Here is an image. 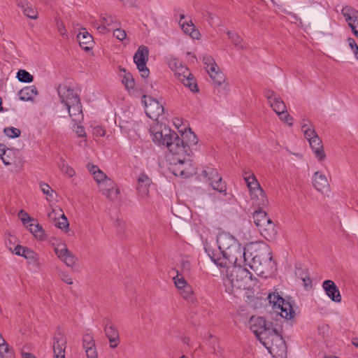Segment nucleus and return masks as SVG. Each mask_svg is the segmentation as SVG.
<instances>
[{"label":"nucleus","instance_id":"f257e3e1","mask_svg":"<svg viewBox=\"0 0 358 358\" xmlns=\"http://www.w3.org/2000/svg\"><path fill=\"white\" fill-rule=\"evenodd\" d=\"M218 249L224 258L222 259L220 264L228 266L229 264H236L238 258L244 257L247 262L246 252H243L237 240L228 233H222L218 235L217 238Z\"/></svg>","mask_w":358,"mask_h":358},{"label":"nucleus","instance_id":"f03ea898","mask_svg":"<svg viewBox=\"0 0 358 358\" xmlns=\"http://www.w3.org/2000/svg\"><path fill=\"white\" fill-rule=\"evenodd\" d=\"M62 103L66 109L73 122L83 120V106L77 91L66 84H60L57 88Z\"/></svg>","mask_w":358,"mask_h":358},{"label":"nucleus","instance_id":"7ed1b4c3","mask_svg":"<svg viewBox=\"0 0 358 358\" xmlns=\"http://www.w3.org/2000/svg\"><path fill=\"white\" fill-rule=\"evenodd\" d=\"M236 264H229L226 267L227 278L224 280L226 292H233L234 289H245L252 274L245 268Z\"/></svg>","mask_w":358,"mask_h":358},{"label":"nucleus","instance_id":"20e7f679","mask_svg":"<svg viewBox=\"0 0 358 358\" xmlns=\"http://www.w3.org/2000/svg\"><path fill=\"white\" fill-rule=\"evenodd\" d=\"M252 256V261L248 263L251 269L257 275H263L267 274L272 268L273 260L272 252L269 246L264 244L259 250H256L255 254H250Z\"/></svg>","mask_w":358,"mask_h":358},{"label":"nucleus","instance_id":"39448f33","mask_svg":"<svg viewBox=\"0 0 358 358\" xmlns=\"http://www.w3.org/2000/svg\"><path fill=\"white\" fill-rule=\"evenodd\" d=\"M202 60L206 66L208 73L213 80L215 85H217V92L222 94H227L229 85L225 83V76L224 73L220 71L214 59L208 55H205Z\"/></svg>","mask_w":358,"mask_h":358},{"label":"nucleus","instance_id":"423d86ee","mask_svg":"<svg viewBox=\"0 0 358 358\" xmlns=\"http://www.w3.org/2000/svg\"><path fill=\"white\" fill-rule=\"evenodd\" d=\"M177 135L175 131L164 127L163 129L154 133L153 141L159 145H165L172 155H175L184 149L182 146H179L178 143H176Z\"/></svg>","mask_w":358,"mask_h":358},{"label":"nucleus","instance_id":"0eeeda50","mask_svg":"<svg viewBox=\"0 0 358 358\" xmlns=\"http://www.w3.org/2000/svg\"><path fill=\"white\" fill-rule=\"evenodd\" d=\"M245 182L250 192L253 201V206L256 209H264L268 204V199L259 184L255 175L245 178Z\"/></svg>","mask_w":358,"mask_h":358},{"label":"nucleus","instance_id":"6e6552de","mask_svg":"<svg viewBox=\"0 0 358 358\" xmlns=\"http://www.w3.org/2000/svg\"><path fill=\"white\" fill-rule=\"evenodd\" d=\"M173 155V166L171 167L173 174L186 178L196 173L190 157H187V155Z\"/></svg>","mask_w":358,"mask_h":358},{"label":"nucleus","instance_id":"1a4fd4ad","mask_svg":"<svg viewBox=\"0 0 358 358\" xmlns=\"http://www.w3.org/2000/svg\"><path fill=\"white\" fill-rule=\"evenodd\" d=\"M268 300L270 303L273 304V308L277 313H279L282 317L285 319L294 317L295 312L291 303L289 301H286L278 293L270 294L268 296Z\"/></svg>","mask_w":358,"mask_h":358},{"label":"nucleus","instance_id":"9d476101","mask_svg":"<svg viewBox=\"0 0 358 358\" xmlns=\"http://www.w3.org/2000/svg\"><path fill=\"white\" fill-rule=\"evenodd\" d=\"M176 141L178 143L180 147L182 146L184 149L182 151L178 152V153H175V155L177 156L187 155V157H190L192 154L191 146L197 144L198 138L196 134L189 129L188 131L185 130L181 134L180 138L177 135V140Z\"/></svg>","mask_w":358,"mask_h":358},{"label":"nucleus","instance_id":"9b49d317","mask_svg":"<svg viewBox=\"0 0 358 358\" xmlns=\"http://www.w3.org/2000/svg\"><path fill=\"white\" fill-rule=\"evenodd\" d=\"M202 173L205 177L208 178V180L213 189L220 193H224V195H226V183L222 180L216 169L206 166L203 169Z\"/></svg>","mask_w":358,"mask_h":358},{"label":"nucleus","instance_id":"f8f14e48","mask_svg":"<svg viewBox=\"0 0 358 358\" xmlns=\"http://www.w3.org/2000/svg\"><path fill=\"white\" fill-rule=\"evenodd\" d=\"M149 50L145 45H141L134 54V62L136 64L137 69L143 78L148 77L150 71L146 66L148 61Z\"/></svg>","mask_w":358,"mask_h":358},{"label":"nucleus","instance_id":"ddd939ff","mask_svg":"<svg viewBox=\"0 0 358 358\" xmlns=\"http://www.w3.org/2000/svg\"><path fill=\"white\" fill-rule=\"evenodd\" d=\"M142 102L145 105V113L150 119L157 120L164 113L163 106L155 98L143 95Z\"/></svg>","mask_w":358,"mask_h":358},{"label":"nucleus","instance_id":"4468645a","mask_svg":"<svg viewBox=\"0 0 358 358\" xmlns=\"http://www.w3.org/2000/svg\"><path fill=\"white\" fill-rule=\"evenodd\" d=\"M264 334L275 336V338L272 340L273 343L272 346L271 347L272 350H274V348H275L277 349L276 352L278 353L279 356H282L283 354L286 353V343L284 341L282 335H280L278 330L273 327V324L271 322H268V325H266V331Z\"/></svg>","mask_w":358,"mask_h":358},{"label":"nucleus","instance_id":"2eb2a0df","mask_svg":"<svg viewBox=\"0 0 358 358\" xmlns=\"http://www.w3.org/2000/svg\"><path fill=\"white\" fill-rule=\"evenodd\" d=\"M341 13L344 16L348 26L351 28L353 34L358 36V10L354 8L346 6L343 8Z\"/></svg>","mask_w":358,"mask_h":358},{"label":"nucleus","instance_id":"dca6fc26","mask_svg":"<svg viewBox=\"0 0 358 358\" xmlns=\"http://www.w3.org/2000/svg\"><path fill=\"white\" fill-rule=\"evenodd\" d=\"M103 330L106 336L108 338L110 347L111 348H115L120 343V336L117 328L111 323L108 319H106L103 322Z\"/></svg>","mask_w":358,"mask_h":358},{"label":"nucleus","instance_id":"f3484780","mask_svg":"<svg viewBox=\"0 0 358 358\" xmlns=\"http://www.w3.org/2000/svg\"><path fill=\"white\" fill-rule=\"evenodd\" d=\"M257 228L260 234L267 241H271L275 238L277 229L275 223L271 218L262 222Z\"/></svg>","mask_w":358,"mask_h":358},{"label":"nucleus","instance_id":"a211bd4d","mask_svg":"<svg viewBox=\"0 0 358 358\" xmlns=\"http://www.w3.org/2000/svg\"><path fill=\"white\" fill-rule=\"evenodd\" d=\"M66 340L64 335L59 331L55 334L53 351L55 358H64V351L66 348Z\"/></svg>","mask_w":358,"mask_h":358},{"label":"nucleus","instance_id":"6ab92c4d","mask_svg":"<svg viewBox=\"0 0 358 358\" xmlns=\"http://www.w3.org/2000/svg\"><path fill=\"white\" fill-rule=\"evenodd\" d=\"M322 288L325 291L326 294L334 302L339 303L341 301V295L338 287L334 281L326 280L322 283Z\"/></svg>","mask_w":358,"mask_h":358},{"label":"nucleus","instance_id":"aec40b11","mask_svg":"<svg viewBox=\"0 0 358 358\" xmlns=\"http://www.w3.org/2000/svg\"><path fill=\"white\" fill-rule=\"evenodd\" d=\"M250 329L259 340H261L260 336L266 331V327L268 322L262 317H251L250 320Z\"/></svg>","mask_w":358,"mask_h":358},{"label":"nucleus","instance_id":"412c9836","mask_svg":"<svg viewBox=\"0 0 358 358\" xmlns=\"http://www.w3.org/2000/svg\"><path fill=\"white\" fill-rule=\"evenodd\" d=\"M55 252L57 257L64 262L67 266L73 267L78 260L77 257L66 247V245L61 249L56 248Z\"/></svg>","mask_w":358,"mask_h":358},{"label":"nucleus","instance_id":"4be33fe9","mask_svg":"<svg viewBox=\"0 0 358 358\" xmlns=\"http://www.w3.org/2000/svg\"><path fill=\"white\" fill-rule=\"evenodd\" d=\"M100 188L102 194L108 199L114 201L117 199L120 190L115 187L110 179H107L104 183L100 185Z\"/></svg>","mask_w":358,"mask_h":358},{"label":"nucleus","instance_id":"5701e85b","mask_svg":"<svg viewBox=\"0 0 358 358\" xmlns=\"http://www.w3.org/2000/svg\"><path fill=\"white\" fill-rule=\"evenodd\" d=\"M13 252L18 256L24 257L29 260L30 263H34L38 260V255L34 251L20 245H16Z\"/></svg>","mask_w":358,"mask_h":358},{"label":"nucleus","instance_id":"b1692460","mask_svg":"<svg viewBox=\"0 0 358 358\" xmlns=\"http://www.w3.org/2000/svg\"><path fill=\"white\" fill-rule=\"evenodd\" d=\"M309 141L310 148L313 150L315 157L320 162L323 161L326 158V155L324 152L322 142L318 136H315L314 138H311Z\"/></svg>","mask_w":358,"mask_h":358},{"label":"nucleus","instance_id":"393cba45","mask_svg":"<svg viewBox=\"0 0 358 358\" xmlns=\"http://www.w3.org/2000/svg\"><path fill=\"white\" fill-rule=\"evenodd\" d=\"M295 275L303 282V286L306 289L312 287V280L309 276L308 271L306 268H303L300 264L295 265Z\"/></svg>","mask_w":358,"mask_h":358},{"label":"nucleus","instance_id":"a878e982","mask_svg":"<svg viewBox=\"0 0 358 358\" xmlns=\"http://www.w3.org/2000/svg\"><path fill=\"white\" fill-rule=\"evenodd\" d=\"M17 4L27 17L34 20L38 18L36 9L27 0H17Z\"/></svg>","mask_w":358,"mask_h":358},{"label":"nucleus","instance_id":"bb28decb","mask_svg":"<svg viewBox=\"0 0 358 358\" xmlns=\"http://www.w3.org/2000/svg\"><path fill=\"white\" fill-rule=\"evenodd\" d=\"M85 31L80 32L77 35V40L79 43L80 46L85 51H89L92 48V45L93 43V37L91 34L85 31V29H83Z\"/></svg>","mask_w":358,"mask_h":358},{"label":"nucleus","instance_id":"cd10ccee","mask_svg":"<svg viewBox=\"0 0 358 358\" xmlns=\"http://www.w3.org/2000/svg\"><path fill=\"white\" fill-rule=\"evenodd\" d=\"M151 180L145 174H141L138 179L137 190L143 196H147L149 193V187Z\"/></svg>","mask_w":358,"mask_h":358},{"label":"nucleus","instance_id":"c85d7f7f","mask_svg":"<svg viewBox=\"0 0 358 358\" xmlns=\"http://www.w3.org/2000/svg\"><path fill=\"white\" fill-rule=\"evenodd\" d=\"M313 185L320 192L329 186L326 176L319 171H316L313 176Z\"/></svg>","mask_w":358,"mask_h":358},{"label":"nucleus","instance_id":"c756f323","mask_svg":"<svg viewBox=\"0 0 358 358\" xmlns=\"http://www.w3.org/2000/svg\"><path fill=\"white\" fill-rule=\"evenodd\" d=\"M18 94L22 101H31L38 94V91L34 85L27 86L20 90Z\"/></svg>","mask_w":358,"mask_h":358},{"label":"nucleus","instance_id":"7c9ffc66","mask_svg":"<svg viewBox=\"0 0 358 358\" xmlns=\"http://www.w3.org/2000/svg\"><path fill=\"white\" fill-rule=\"evenodd\" d=\"M184 17H185L184 15H181L180 22H179L181 24V27H182V29L183 30V31L186 34H188L192 38H199V36L200 35V33L198 30L195 29V27L193 24V23L192 22V21H190V24H189L187 22V23H185V22L181 23V21L182 19H184Z\"/></svg>","mask_w":358,"mask_h":358},{"label":"nucleus","instance_id":"2f4dec72","mask_svg":"<svg viewBox=\"0 0 358 358\" xmlns=\"http://www.w3.org/2000/svg\"><path fill=\"white\" fill-rule=\"evenodd\" d=\"M252 217L257 227L270 218L264 209H255Z\"/></svg>","mask_w":358,"mask_h":358},{"label":"nucleus","instance_id":"473e14b6","mask_svg":"<svg viewBox=\"0 0 358 358\" xmlns=\"http://www.w3.org/2000/svg\"><path fill=\"white\" fill-rule=\"evenodd\" d=\"M175 66L176 74L178 76L179 80H181L182 78H185V77H188L192 75L189 69L186 66L182 65L181 62L176 61Z\"/></svg>","mask_w":358,"mask_h":358},{"label":"nucleus","instance_id":"72a5a7b5","mask_svg":"<svg viewBox=\"0 0 358 358\" xmlns=\"http://www.w3.org/2000/svg\"><path fill=\"white\" fill-rule=\"evenodd\" d=\"M27 228L38 240H43L45 236V231L41 225L36 223H31L27 226Z\"/></svg>","mask_w":358,"mask_h":358},{"label":"nucleus","instance_id":"f704fd0d","mask_svg":"<svg viewBox=\"0 0 358 358\" xmlns=\"http://www.w3.org/2000/svg\"><path fill=\"white\" fill-rule=\"evenodd\" d=\"M205 250L208 255V257L210 258V259L218 266L221 268H225L228 266H222L220 263L222 262V259L224 258L223 256V254H221L220 252L217 253L216 251L213 250L210 248H206Z\"/></svg>","mask_w":358,"mask_h":358},{"label":"nucleus","instance_id":"c9c22d12","mask_svg":"<svg viewBox=\"0 0 358 358\" xmlns=\"http://www.w3.org/2000/svg\"><path fill=\"white\" fill-rule=\"evenodd\" d=\"M227 34L235 46L238 47L241 49L247 48V44L237 33L228 31H227Z\"/></svg>","mask_w":358,"mask_h":358},{"label":"nucleus","instance_id":"e433bc0d","mask_svg":"<svg viewBox=\"0 0 358 358\" xmlns=\"http://www.w3.org/2000/svg\"><path fill=\"white\" fill-rule=\"evenodd\" d=\"M269 103L278 115L287 109L285 103L280 96L275 97L274 100Z\"/></svg>","mask_w":358,"mask_h":358},{"label":"nucleus","instance_id":"4c0bfd02","mask_svg":"<svg viewBox=\"0 0 358 358\" xmlns=\"http://www.w3.org/2000/svg\"><path fill=\"white\" fill-rule=\"evenodd\" d=\"M180 81L182 83L185 87H187L192 92L195 93L199 92L197 83L192 75L185 77V78H182V80Z\"/></svg>","mask_w":358,"mask_h":358},{"label":"nucleus","instance_id":"58836bf2","mask_svg":"<svg viewBox=\"0 0 358 358\" xmlns=\"http://www.w3.org/2000/svg\"><path fill=\"white\" fill-rule=\"evenodd\" d=\"M0 356L3 358H13L14 353L13 349L4 340V343H0Z\"/></svg>","mask_w":358,"mask_h":358},{"label":"nucleus","instance_id":"ea45409f","mask_svg":"<svg viewBox=\"0 0 358 358\" xmlns=\"http://www.w3.org/2000/svg\"><path fill=\"white\" fill-rule=\"evenodd\" d=\"M16 78L22 83H29L34 80V76L24 69H20L17 71Z\"/></svg>","mask_w":358,"mask_h":358},{"label":"nucleus","instance_id":"a19ab883","mask_svg":"<svg viewBox=\"0 0 358 358\" xmlns=\"http://www.w3.org/2000/svg\"><path fill=\"white\" fill-rule=\"evenodd\" d=\"M122 84L127 90L134 89L135 86V81L133 76L129 72L126 73L122 80Z\"/></svg>","mask_w":358,"mask_h":358},{"label":"nucleus","instance_id":"79ce46f5","mask_svg":"<svg viewBox=\"0 0 358 358\" xmlns=\"http://www.w3.org/2000/svg\"><path fill=\"white\" fill-rule=\"evenodd\" d=\"M179 291L182 297L186 300H193V289L191 285H188L186 287L180 289Z\"/></svg>","mask_w":358,"mask_h":358},{"label":"nucleus","instance_id":"37998d69","mask_svg":"<svg viewBox=\"0 0 358 358\" xmlns=\"http://www.w3.org/2000/svg\"><path fill=\"white\" fill-rule=\"evenodd\" d=\"M4 134L9 138H17L20 136L21 131L15 127H6L3 129Z\"/></svg>","mask_w":358,"mask_h":358},{"label":"nucleus","instance_id":"c03bdc74","mask_svg":"<svg viewBox=\"0 0 358 358\" xmlns=\"http://www.w3.org/2000/svg\"><path fill=\"white\" fill-rule=\"evenodd\" d=\"M302 131L303 132L306 138H307L308 141L311 140V138H314L315 136H318L313 125L308 127V128L306 127V125L302 127Z\"/></svg>","mask_w":358,"mask_h":358},{"label":"nucleus","instance_id":"a18cd8bd","mask_svg":"<svg viewBox=\"0 0 358 358\" xmlns=\"http://www.w3.org/2000/svg\"><path fill=\"white\" fill-rule=\"evenodd\" d=\"M69 225V224L67 218L64 213L61 215L60 219H57V222H55V226L61 229L68 228Z\"/></svg>","mask_w":358,"mask_h":358},{"label":"nucleus","instance_id":"49530a36","mask_svg":"<svg viewBox=\"0 0 358 358\" xmlns=\"http://www.w3.org/2000/svg\"><path fill=\"white\" fill-rule=\"evenodd\" d=\"M173 281L176 287L180 290V289L186 287L189 284H187V281L182 276H179L178 275L173 278Z\"/></svg>","mask_w":358,"mask_h":358},{"label":"nucleus","instance_id":"de8ad7c7","mask_svg":"<svg viewBox=\"0 0 358 358\" xmlns=\"http://www.w3.org/2000/svg\"><path fill=\"white\" fill-rule=\"evenodd\" d=\"M40 188L44 194L50 197L52 196L54 190L50 187V186L48 184L43 182H41Z\"/></svg>","mask_w":358,"mask_h":358},{"label":"nucleus","instance_id":"09e8293b","mask_svg":"<svg viewBox=\"0 0 358 358\" xmlns=\"http://www.w3.org/2000/svg\"><path fill=\"white\" fill-rule=\"evenodd\" d=\"M278 116L281 120L287 123L289 126H292L293 124V118L287 113V109L282 112V113L279 114Z\"/></svg>","mask_w":358,"mask_h":358},{"label":"nucleus","instance_id":"8fccbe9b","mask_svg":"<svg viewBox=\"0 0 358 358\" xmlns=\"http://www.w3.org/2000/svg\"><path fill=\"white\" fill-rule=\"evenodd\" d=\"M18 217L22 222L24 224H27L31 221H34L33 218H31L28 213H27L24 210H20L18 213Z\"/></svg>","mask_w":358,"mask_h":358},{"label":"nucleus","instance_id":"3c124183","mask_svg":"<svg viewBox=\"0 0 358 358\" xmlns=\"http://www.w3.org/2000/svg\"><path fill=\"white\" fill-rule=\"evenodd\" d=\"M94 176V178L96 180V181L99 183L103 184L105 182V181L108 179L106 176V175L101 170L97 171V173H96Z\"/></svg>","mask_w":358,"mask_h":358},{"label":"nucleus","instance_id":"603ef678","mask_svg":"<svg viewBox=\"0 0 358 358\" xmlns=\"http://www.w3.org/2000/svg\"><path fill=\"white\" fill-rule=\"evenodd\" d=\"M55 23H56L57 31L60 33V34L62 36L66 35V30L64 22L60 19L56 17Z\"/></svg>","mask_w":358,"mask_h":358},{"label":"nucleus","instance_id":"864d4df0","mask_svg":"<svg viewBox=\"0 0 358 358\" xmlns=\"http://www.w3.org/2000/svg\"><path fill=\"white\" fill-rule=\"evenodd\" d=\"M82 120L80 121V122ZM75 124L73 126V130L76 131V133L78 134L79 137H84L86 135L85 128L84 127L79 125V122H75Z\"/></svg>","mask_w":358,"mask_h":358},{"label":"nucleus","instance_id":"5fc2aeb1","mask_svg":"<svg viewBox=\"0 0 358 358\" xmlns=\"http://www.w3.org/2000/svg\"><path fill=\"white\" fill-rule=\"evenodd\" d=\"M62 171L68 176L69 177H73L75 175V171L73 169L68 166L67 164H63L61 167Z\"/></svg>","mask_w":358,"mask_h":358},{"label":"nucleus","instance_id":"6e6d98bb","mask_svg":"<svg viewBox=\"0 0 358 358\" xmlns=\"http://www.w3.org/2000/svg\"><path fill=\"white\" fill-rule=\"evenodd\" d=\"M348 44L350 47L353 50L354 55L357 59H358V45L356 43L355 41L352 38H349L348 39Z\"/></svg>","mask_w":358,"mask_h":358},{"label":"nucleus","instance_id":"4d7b16f0","mask_svg":"<svg viewBox=\"0 0 358 358\" xmlns=\"http://www.w3.org/2000/svg\"><path fill=\"white\" fill-rule=\"evenodd\" d=\"M113 36L118 40L122 41L126 38L127 34L125 31L122 29H116L113 31Z\"/></svg>","mask_w":358,"mask_h":358},{"label":"nucleus","instance_id":"13d9d810","mask_svg":"<svg viewBox=\"0 0 358 358\" xmlns=\"http://www.w3.org/2000/svg\"><path fill=\"white\" fill-rule=\"evenodd\" d=\"M264 95L268 99V103L273 101L275 97L279 96L274 91L271 90H266L264 92Z\"/></svg>","mask_w":358,"mask_h":358},{"label":"nucleus","instance_id":"bf43d9fd","mask_svg":"<svg viewBox=\"0 0 358 358\" xmlns=\"http://www.w3.org/2000/svg\"><path fill=\"white\" fill-rule=\"evenodd\" d=\"M6 153V146L3 144L0 143V158L6 165L11 164V162L6 159L3 155Z\"/></svg>","mask_w":358,"mask_h":358},{"label":"nucleus","instance_id":"052dcab7","mask_svg":"<svg viewBox=\"0 0 358 358\" xmlns=\"http://www.w3.org/2000/svg\"><path fill=\"white\" fill-rule=\"evenodd\" d=\"M101 23L103 24H105L106 26H110L113 23L115 22L116 20L114 17L113 16H108V17H102L101 19Z\"/></svg>","mask_w":358,"mask_h":358},{"label":"nucleus","instance_id":"680f3d73","mask_svg":"<svg viewBox=\"0 0 358 358\" xmlns=\"http://www.w3.org/2000/svg\"><path fill=\"white\" fill-rule=\"evenodd\" d=\"M86 356L87 358H98V354L96 351V348H88V350H85Z\"/></svg>","mask_w":358,"mask_h":358},{"label":"nucleus","instance_id":"e2e57ef3","mask_svg":"<svg viewBox=\"0 0 358 358\" xmlns=\"http://www.w3.org/2000/svg\"><path fill=\"white\" fill-rule=\"evenodd\" d=\"M94 134L96 136H104L106 135V129L101 126L95 127L94 128Z\"/></svg>","mask_w":358,"mask_h":358},{"label":"nucleus","instance_id":"0e129e2a","mask_svg":"<svg viewBox=\"0 0 358 358\" xmlns=\"http://www.w3.org/2000/svg\"><path fill=\"white\" fill-rule=\"evenodd\" d=\"M203 17L210 24H213V21L215 18V15L213 13L206 10L203 13Z\"/></svg>","mask_w":358,"mask_h":358},{"label":"nucleus","instance_id":"69168bd1","mask_svg":"<svg viewBox=\"0 0 358 358\" xmlns=\"http://www.w3.org/2000/svg\"><path fill=\"white\" fill-rule=\"evenodd\" d=\"M92 342H95L92 334L86 333L85 334L83 335V345H84L85 343L90 344L89 343H92Z\"/></svg>","mask_w":358,"mask_h":358},{"label":"nucleus","instance_id":"338daca9","mask_svg":"<svg viewBox=\"0 0 358 358\" xmlns=\"http://www.w3.org/2000/svg\"><path fill=\"white\" fill-rule=\"evenodd\" d=\"M60 278L63 282L68 285H72L73 284V280L72 278L66 273L62 272L60 274Z\"/></svg>","mask_w":358,"mask_h":358},{"label":"nucleus","instance_id":"774afa93","mask_svg":"<svg viewBox=\"0 0 358 358\" xmlns=\"http://www.w3.org/2000/svg\"><path fill=\"white\" fill-rule=\"evenodd\" d=\"M115 225L120 233H123L124 231L126 228V224L124 221L117 220Z\"/></svg>","mask_w":358,"mask_h":358}]
</instances>
